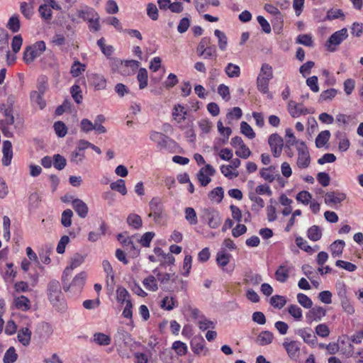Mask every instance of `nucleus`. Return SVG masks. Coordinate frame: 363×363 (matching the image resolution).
I'll return each mask as SVG.
<instances>
[{"label":"nucleus","mask_w":363,"mask_h":363,"mask_svg":"<svg viewBox=\"0 0 363 363\" xmlns=\"http://www.w3.org/2000/svg\"><path fill=\"white\" fill-rule=\"evenodd\" d=\"M72 276L65 277V274L62 276V282L64 290L69 291L72 294H79L82 290L85 284L86 275L85 272H82L74 277L72 281L69 283V279Z\"/></svg>","instance_id":"nucleus-1"},{"label":"nucleus","mask_w":363,"mask_h":363,"mask_svg":"<svg viewBox=\"0 0 363 363\" xmlns=\"http://www.w3.org/2000/svg\"><path fill=\"white\" fill-rule=\"evenodd\" d=\"M48 299L54 307L58 309L64 308L63 294L60 282L57 280H52L48 284Z\"/></svg>","instance_id":"nucleus-2"},{"label":"nucleus","mask_w":363,"mask_h":363,"mask_svg":"<svg viewBox=\"0 0 363 363\" xmlns=\"http://www.w3.org/2000/svg\"><path fill=\"white\" fill-rule=\"evenodd\" d=\"M153 272L156 274L157 280L161 284V288L162 290L165 291H172L174 290H178V289L174 286H168L167 284L171 281L172 284H177V283L183 284V281L179 278V277L175 274V273H164L162 274L158 272L157 269L153 270Z\"/></svg>","instance_id":"nucleus-3"},{"label":"nucleus","mask_w":363,"mask_h":363,"mask_svg":"<svg viewBox=\"0 0 363 363\" xmlns=\"http://www.w3.org/2000/svg\"><path fill=\"white\" fill-rule=\"evenodd\" d=\"M46 49L44 41L36 42L33 45L27 46L23 52V59L26 64H29L40 56Z\"/></svg>","instance_id":"nucleus-4"},{"label":"nucleus","mask_w":363,"mask_h":363,"mask_svg":"<svg viewBox=\"0 0 363 363\" xmlns=\"http://www.w3.org/2000/svg\"><path fill=\"white\" fill-rule=\"evenodd\" d=\"M201 219L211 228H217L221 223L219 212L214 208H204L201 211Z\"/></svg>","instance_id":"nucleus-5"},{"label":"nucleus","mask_w":363,"mask_h":363,"mask_svg":"<svg viewBox=\"0 0 363 363\" xmlns=\"http://www.w3.org/2000/svg\"><path fill=\"white\" fill-rule=\"evenodd\" d=\"M347 36V29L345 28L335 32L325 43L327 50L330 52H335L336 47L345 40Z\"/></svg>","instance_id":"nucleus-6"},{"label":"nucleus","mask_w":363,"mask_h":363,"mask_svg":"<svg viewBox=\"0 0 363 363\" xmlns=\"http://www.w3.org/2000/svg\"><path fill=\"white\" fill-rule=\"evenodd\" d=\"M272 155L274 157H279L281 155L284 147L283 138L277 133H273L268 138Z\"/></svg>","instance_id":"nucleus-7"},{"label":"nucleus","mask_w":363,"mask_h":363,"mask_svg":"<svg viewBox=\"0 0 363 363\" xmlns=\"http://www.w3.org/2000/svg\"><path fill=\"white\" fill-rule=\"evenodd\" d=\"M298 150V158H297V166L299 168H306L309 166L311 162V157L308 150L303 141L300 143V146L297 147Z\"/></svg>","instance_id":"nucleus-8"},{"label":"nucleus","mask_w":363,"mask_h":363,"mask_svg":"<svg viewBox=\"0 0 363 363\" xmlns=\"http://www.w3.org/2000/svg\"><path fill=\"white\" fill-rule=\"evenodd\" d=\"M135 236L129 237L126 235V233H120L118 235V241L129 250L130 252H132L133 256L137 257L140 254V249L138 246L134 244L133 239Z\"/></svg>","instance_id":"nucleus-9"},{"label":"nucleus","mask_w":363,"mask_h":363,"mask_svg":"<svg viewBox=\"0 0 363 363\" xmlns=\"http://www.w3.org/2000/svg\"><path fill=\"white\" fill-rule=\"evenodd\" d=\"M216 172L215 169L211 164H206L197 173V179L202 186H207L211 181L210 176H213Z\"/></svg>","instance_id":"nucleus-10"},{"label":"nucleus","mask_w":363,"mask_h":363,"mask_svg":"<svg viewBox=\"0 0 363 363\" xmlns=\"http://www.w3.org/2000/svg\"><path fill=\"white\" fill-rule=\"evenodd\" d=\"M150 213L148 214L149 217H152L155 222H158L161 218L163 211L162 204L161 201L157 197H154L150 201Z\"/></svg>","instance_id":"nucleus-11"},{"label":"nucleus","mask_w":363,"mask_h":363,"mask_svg":"<svg viewBox=\"0 0 363 363\" xmlns=\"http://www.w3.org/2000/svg\"><path fill=\"white\" fill-rule=\"evenodd\" d=\"M288 111L293 118H298L301 115H306L313 113L311 109L307 108L302 104H297L294 101H289Z\"/></svg>","instance_id":"nucleus-12"},{"label":"nucleus","mask_w":363,"mask_h":363,"mask_svg":"<svg viewBox=\"0 0 363 363\" xmlns=\"http://www.w3.org/2000/svg\"><path fill=\"white\" fill-rule=\"evenodd\" d=\"M347 195L343 192L329 191L325 194V203L329 206H335L345 201Z\"/></svg>","instance_id":"nucleus-13"},{"label":"nucleus","mask_w":363,"mask_h":363,"mask_svg":"<svg viewBox=\"0 0 363 363\" xmlns=\"http://www.w3.org/2000/svg\"><path fill=\"white\" fill-rule=\"evenodd\" d=\"M140 62L137 60L124 61L119 73L123 76H130L135 74L139 67Z\"/></svg>","instance_id":"nucleus-14"},{"label":"nucleus","mask_w":363,"mask_h":363,"mask_svg":"<svg viewBox=\"0 0 363 363\" xmlns=\"http://www.w3.org/2000/svg\"><path fill=\"white\" fill-rule=\"evenodd\" d=\"M325 315V310L320 306L311 308L306 314L307 323L311 324L314 321H320Z\"/></svg>","instance_id":"nucleus-15"},{"label":"nucleus","mask_w":363,"mask_h":363,"mask_svg":"<svg viewBox=\"0 0 363 363\" xmlns=\"http://www.w3.org/2000/svg\"><path fill=\"white\" fill-rule=\"evenodd\" d=\"M84 261V256L79 253H75L71 258L69 266L67 267L63 272L65 277L72 276V271L80 266Z\"/></svg>","instance_id":"nucleus-16"},{"label":"nucleus","mask_w":363,"mask_h":363,"mask_svg":"<svg viewBox=\"0 0 363 363\" xmlns=\"http://www.w3.org/2000/svg\"><path fill=\"white\" fill-rule=\"evenodd\" d=\"M2 152V164L4 166H9L13 157L12 144L9 140H4L3 142Z\"/></svg>","instance_id":"nucleus-17"},{"label":"nucleus","mask_w":363,"mask_h":363,"mask_svg":"<svg viewBox=\"0 0 363 363\" xmlns=\"http://www.w3.org/2000/svg\"><path fill=\"white\" fill-rule=\"evenodd\" d=\"M72 206L80 218H84L87 216L89 208L82 200L74 199L72 201Z\"/></svg>","instance_id":"nucleus-18"},{"label":"nucleus","mask_w":363,"mask_h":363,"mask_svg":"<svg viewBox=\"0 0 363 363\" xmlns=\"http://www.w3.org/2000/svg\"><path fill=\"white\" fill-rule=\"evenodd\" d=\"M296 334L301 336L303 341L309 345H315L317 342L315 335L313 333L311 328H301L298 329Z\"/></svg>","instance_id":"nucleus-19"},{"label":"nucleus","mask_w":363,"mask_h":363,"mask_svg":"<svg viewBox=\"0 0 363 363\" xmlns=\"http://www.w3.org/2000/svg\"><path fill=\"white\" fill-rule=\"evenodd\" d=\"M283 346L290 358L296 357L300 350V343L295 340L284 341Z\"/></svg>","instance_id":"nucleus-20"},{"label":"nucleus","mask_w":363,"mask_h":363,"mask_svg":"<svg viewBox=\"0 0 363 363\" xmlns=\"http://www.w3.org/2000/svg\"><path fill=\"white\" fill-rule=\"evenodd\" d=\"M17 338L23 346H28L30 342L31 331L28 328H23L18 331Z\"/></svg>","instance_id":"nucleus-21"},{"label":"nucleus","mask_w":363,"mask_h":363,"mask_svg":"<svg viewBox=\"0 0 363 363\" xmlns=\"http://www.w3.org/2000/svg\"><path fill=\"white\" fill-rule=\"evenodd\" d=\"M289 269L285 265H280L275 272V278L278 281L284 283L289 277Z\"/></svg>","instance_id":"nucleus-22"},{"label":"nucleus","mask_w":363,"mask_h":363,"mask_svg":"<svg viewBox=\"0 0 363 363\" xmlns=\"http://www.w3.org/2000/svg\"><path fill=\"white\" fill-rule=\"evenodd\" d=\"M249 199L250 201H252L254 203L252 206V209L255 211H259L264 206V200L258 196L257 194H256L254 192H250L249 193Z\"/></svg>","instance_id":"nucleus-23"},{"label":"nucleus","mask_w":363,"mask_h":363,"mask_svg":"<svg viewBox=\"0 0 363 363\" xmlns=\"http://www.w3.org/2000/svg\"><path fill=\"white\" fill-rule=\"evenodd\" d=\"M15 306L17 308L26 311L30 308V300L25 296H21L14 300Z\"/></svg>","instance_id":"nucleus-24"},{"label":"nucleus","mask_w":363,"mask_h":363,"mask_svg":"<svg viewBox=\"0 0 363 363\" xmlns=\"http://www.w3.org/2000/svg\"><path fill=\"white\" fill-rule=\"evenodd\" d=\"M128 224L134 229H140L142 227L143 221L140 216L135 213H130L127 218Z\"/></svg>","instance_id":"nucleus-25"},{"label":"nucleus","mask_w":363,"mask_h":363,"mask_svg":"<svg viewBox=\"0 0 363 363\" xmlns=\"http://www.w3.org/2000/svg\"><path fill=\"white\" fill-rule=\"evenodd\" d=\"M330 133L329 130L321 131L315 138V145L317 147H323L329 140Z\"/></svg>","instance_id":"nucleus-26"},{"label":"nucleus","mask_w":363,"mask_h":363,"mask_svg":"<svg viewBox=\"0 0 363 363\" xmlns=\"http://www.w3.org/2000/svg\"><path fill=\"white\" fill-rule=\"evenodd\" d=\"M273 337V334L271 332L263 331L258 335L257 342L262 346L267 345L272 342Z\"/></svg>","instance_id":"nucleus-27"},{"label":"nucleus","mask_w":363,"mask_h":363,"mask_svg":"<svg viewBox=\"0 0 363 363\" xmlns=\"http://www.w3.org/2000/svg\"><path fill=\"white\" fill-rule=\"evenodd\" d=\"M345 245V242L342 240L333 242L330 245L332 255L335 257L342 255Z\"/></svg>","instance_id":"nucleus-28"},{"label":"nucleus","mask_w":363,"mask_h":363,"mask_svg":"<svg viewBox=\"0 0 363 363\" xmlns=\"http://www.w3.org/2000/svg\"><path fill=\"white\" fill-rule=\"evenodd\" d=\"M137 79L139 82V88L140 89H143L147 86L148 76L147 69L145 68L139 69Z\"/></svg>","instance_id":"nucleus-29"},{"label":"nucleus","mask_w":363,"mask_h":363,"mask_svg":"<svg viewBox=\"0 0 363 363\" xmlns=\"http://www.w3.org/2000/svg\"><path fill=\"white\" fill-rule=\"evenodd\" d=\"M286 136L288 138L285 145L286 149L291 150V146L300 144L301 142L296 138L291 128L286 129Z\"/></svg>","instance_id":"nucleus-30"},{"label":"nucleus","mask_w":363,"mask_h":363,"mask_svg":"<svg viewBox=\"0 0 363 363\" xmlns=\"http://www.w3.org/2000/svg\"><path fill=\"white\" fill-rule=\"evenodd\" d=\"M150 138L160 147H164L167 145L166 136L161 133L152 131L150 133Z\"/></svg>","instance_id":"nucleus-31"},{"label":"nucleus","mask_w":363,"mask_h":363,"mask_svg":"<svg viewBox=\"0 0 363 363\" xmlns=\"http://www.w3.org/2000/svg\"><path fill=\"white\" fill-rule=\"evenodd\" d=\"M157 279L154 276H149L145 278L143 283L144 286L149 291H156L158 290V286L157 284Z\"/></svg>","instance_id":"nucleus-32"},{"label":"nucleus","mask_w":363,"mask_h":363,"mask_svg":"<svg viewBox=\"0 0 363 363\" xmlns=\"http://www.w3.org/2000/svg\"><path fill=\"white\" fill-rule=\"evenodd\" d=\"M262 281L261 275L255 273H250L246 275L245 279V284L252 286H257Z\"/></svg>","instance_id":"nucleus-33"},{"label":"nucleus","mask_w":363,"mask_h":363,"mask_svg":"<svg viewBox=\"0 0 363 363\" xmlns=\"http://www.w3.org/2000/svg\"><path fill=\"white\" fill-rule=\"evenodd\" d=\"M112 190L121 193L122 195L127 194V189L125 187V181L122 179H118L116 182H112L110 185Z\"/></svg>","instance_id":"nucleus-34"},{"label":"nucleus","mask_w":363,"mask_h":363,"mask_svg":"<svg viewBox=\"0 0 363 363\" xmlns=\"http://www.w3.org/2000/svg\"><path fill=\"white\" fill-rule=\"evenodd\" d=\"M225 72L228 77H238L240 74V69L238 65L233 63H228L225 69Z\"/></svg>","instance_id":"nucleus-35"},{"label":"nucleus","mask_w":363,"mask_h":363,"mask_svg":"<svg viewBox=\"0 0 363 363\" xmlns=\"http://www.w3.org/2000/svg\"><path fill=\"white\" fill-rule=\"evenodd\" d=\"M117 301L121 303H127V301H130L128 291L123 287H118L116 290Z\"/></svg>","instance_id":"nucleus-36"},{"label":"nucleus","mask_w":363,"mask_h":363,"mask_svg":"<svg viewBox=\"0 0 363 363\" xmlns=\"http://www.w3.org/2000/svg\"><path fill=\"white\" fill-rule=\"evenodd\" d=\"M308 238L313 241H318L321 238L322 233L318 225H313L308 230Z\"/></svg>","instance_id":"nucleus-37"},{"label":"nucleus","mask_w":363,"mask_h":363,"mask_svg":"<svg viewBox=\"0 0 363 363\" xmlns=\"http://www.w3.org/2000/svg\"><path fill=\"white\" fill-rule=\"evenodd\" d=\"M215 35L218 40V47L221 50H225L228 45V38L226 35L221 30L216 29L214 31Z\"/></svg>","instance_id":"nucleus-38"},{"label":"nucleus","mask_w":363,"mask_h":363,"mask_svg":"<svg viewBox=\"0 0 363 363\" xmlns=\"http://www.w3.org/2000/svg\"><path fill=\"white\" fill-rule=\"evenodd\" d=\"M185 219L188 221L190 225H196L198 222L196 213L195 210L191 207H187L184 210Z\"/></svg>","instance_id":"nucleus-39"},{"label":"nucleus","mask_w":363,"mask_h":363,"mask_svg":"<svg viewBox=\"0 0 363 363\" xmlns=\"http://www.w3.org/2000/svg\"><path fill=\"white\" fill-rule=\"evenodd\" d=\"M84 71L85 65L78 60L74 61L70 69V73L74 77H79Z\"/></svg>","instance_id":"nucleus-40"},{"label":"nucleus","mask_w":363,"mask_h":363,"mask_svg":"<svg viewBox=\"0 0 363 363\" xmlns=\"http://www.w3.org/2000/svg\"><path fill=\"white\" fill-rule=\"evenodd\" d=\"M264 9L269 13L272 14L276 20L280 23L283 22V16L280 11L274 6L267 4L264 5Z\"/></svg>","instance_id":"nucleus-41"},{"label":"nucleus","mask_w":363,"mask_h":363,"mask_svg":"<svg viewBox=\"0 0 363 363\" xmlns=\"http://www.w3.org/2000/svg\"><path fill=\"white\" fill-rule=\"evenodd\" d=\"M18 354L16 353L15 348L13 347H9L3 359L4 363H13L17 360Z\"/></svg>","instance_id":"nucleus-42"},{"label":"nucleus","mask_w":363,"mask_h":363,"mask_svg":"<svg viewBox=\"0 0 363 363\" xmlns=\"http://www.w3.org/2000/svg\"><path fill=\"white\" fill-rule=\"evenodd\" d=\"M94 341L99 345H108L111 343V338L104 333H97L94 335Z\"/></svg>","instance_id":"nucleus-43"},{"label":"nucleus","mask_w":363,"mask_h":363,"mask_svg":"<svg viewBox=\"0 0 363 363\" xmlns=\"http://www.w3.org/2000/svg\"><path fill=\"white\" fill-rule=\"evenodd\" d=\"M85 159L84 152H82L79 150H75L72 151L70 154V162L74 163L75 164H82Z\"/></svg>","instance_id":"nucleus-44"},{"label":"nucleus","mask_w":363,"mask_h":363,"mask_svg":"<svg viewBox=\"0 0 363 363\" xmlns=\"http://www.w3.org/2000/svg\"><path fill=\"white\" fill-rule=\"evenodd\" d=\"M211 46V39L210 38H203L197 48V52L199 56H202L205 54V52H207L208 48Z\"/></svg>","instance_id":"nucleus-45"},{"label":"nucleus","mask_w":363,"mask_h":363,"mask_svg":"<svg viewBox=\"0 0 363 363\" xmlns=\"http://www.w3.org/2000/svg\"><path fill=\"white\" fill-rule=\"evenodd\" d=\"M7 28L11 30L13 33H16L20 29V21L18 16L16 15L12 16L7 23Z\"/></svg>","instance_id":"nucleus-46"},{"label":"nucleus","mask_w":363,"mask_h":363,"mask_svg":"<svg viewBox=\"0 0 363 363\" xmlns=\"http://www.w3.org/2000/svg\"><path fill=\"white\" fill-rule=\"evenodd\" d=\"M286 303V298L282 296L275 295L271 297L270 304L274 308L281 309Z\"/></svg>","instance_id":"nucleus-47"},{"label":"nucleus","mask_w":363,"mask_h":363,"mask_svg":"<svg viewBox=\"0 0 363 363\" xmlns=\"http://www.w3.org/2000/svg\"><path fill=\"white\" fill-rule=\"evenodd\" d=\"M93 83L96 89L101 90L104 89L106 85V80L103 75L101 74H94L92 77Z\"/></svg>","instance_id":"nucleus-48"},{"label":"nucleus","mask_w":363,"mask_h":363,"mask_svg":"<svg viewBox=\"0 0 363 363\" xmlns=\"http://www.w3.org/2000/svg\"><path fill=\"white\" fill-rule=\"evenodd\" d=\"M70 93L74 101L79 104L82 102L83 96L82 94V89L77 84H74L71 87Z\"/></svg>","instance_id":"nucleus-49"},{"label":"nucleus","mask_w":363,"mask_h":363,"mask_svg":"<svg viewBox=\"0 0 363 363\" xmlns=\"http://www.w3.org/2000/svg\"><path fill=\"white\" fill-rule=\"evenodd\" d=\"M270 79H266L262 77V74H259L257 79V89L259 91L266 94L269 91V82Z\"/></svg>","instance_id":"nucleus-50"},{"label":"nucleus","mask_w":363,"mask_h":363,"mask_svg":"<svg viewBox=\"0 0 363 363\" xmlns=\"http://www.w3.org/2000/svg\"><path fill=\"white\" fill-rule=\"evenodd\" d=\"M67 164V160L65 157L60 154L54 155L53 156V165L55 169L62 170Z\"/></svg>","instance_id":"nucleus-51"},{"label":"nucleus","mask_w":363,"mask_h":363,"mask_svg":"<svg viewBox=\"0 0 363 363\" xmlns=\"http://www.w3.org/2000/svg\"><path fill=\"white\" fill-rule=\"evenodd\" d=\"M241 133L250 139H253L255 137V133L252 127L245 121L240 123Z\"/></svg>","instance_id":"nucleus-52"},{"label":"nucleus","mask_w":363,"mask_h":363,"mask_svg":"<svg viewBox=\"0 0 363 363\" xmlns=\"http://www.w3.org/2000/svg\"><path fill=\"white\" fill-rule=\"evenodd\" d=\"M73 212L70 209L65 210L62 213L61 223L64 227H69L72 225Z\"/></svg>","instance_id":"nucleus-53"},{"label":"nucleus","mask_w":363,"mask_h":363,"mask_svg":"<svg viewBox=\"0 0 363 363\" xmlns=\"http://www.w3.org/2000/svg\"><path fill=\"white\" fill-rule=\"evenodd\" d=\"M173 116L174 119H177V117L182 116L180 118H179L178 122L181 123L182 121H184L186 118V111H185V108L183 106L180 104H177L174 108V112H173Z\"/></svg>","instance_id":"nucleus-54"},{"label":"nucleus","mask_w":363,"mask_h":363,"mask_svg":"<svg viewBox=\"0 0 363 363\" xmlns=\"http://www.w3.org/2000/svg\"><path fill=\"white\" fill-rule=\"evenodd\" d=\"M20 9L22 14L28 19H30L33 14V6L27 2H22Z\"/></svg>","instance_id":"nucleus-55"},{"label":"nucleus","mask_w":363,"mask_h":363,"mask_svg":"<svg viewBox=\"0 0 363 363\" xmlns=\"http://www.w3.org/2000/svg\"><path fill=\"white\" fill-rule=\"evenodd\" d=\"M337 90L335 89H328L323 91L319 98L320 101H325L328 100H332L337 94Z\"/></svg>","instance_id":"nucleus-56"},{"label":"nucleus","mask_w":363,"mask_h":363,"mask_svg":"<svg viewBox=\"0 0 363 363\" xmlns=\"http://www.w3.org/2000/svg\"><path fill=\"white\" fill-rule=\"evenodd\" d=\"M289 313L297 320H301L302 318V310L296 305H290L288 308Z\"/></svg>","instance_id":"nucleus-57"},{"label":"nucleus","mask_w":363,"mask_h":363,"mask_svg":"<svg viewBox=\"0 0 363 363\" xmlns=\"http://www.w3.org/2000/svg\"><path fill=\"white\" fill-rule=\"evenodd\" d=\"M230 257V255L223 251H220L217 253L216 262L218 265L225 267L229 263Z\"/></svg>","instance_id":"nucleus-58"},{"label":"nucleus","mask_w":363,"mask_h":363,"mask_svg":"<svg viewBox=\"0 0 363 363\" xmlns=\"http://www.w3.org/2000/svg\"><path fill=\"white\" fill-rule=\"evenodd\" d=\"M44 94H40L39 92H35V91H31L30 93V99L31 100L36 103L40 109H43L45 105H46V102L43 99V96Z\"/></svg>","instance_id":"nucleus-59"},{"label":"nucleus","mask_w":363,"mask_h":363,"mask_svg":"<svg viewBox=\"0 0 363 363\" xmlns=\"http://www.w3.org/2000/svg\"><path fill=\"white\" fill-rule=\"evenodd\" d=\"M297 301L303 307L306 308H311L313 305V302L311 298L302 293L298 294Z\"/></svg>","instance_id":"nucleus-60"},{"label":"nucleus","mask_w":363,"mask_h":363,"mask_svg":"<svg viewBox=\"0 0 363 363\" xmlns=\"http://www.w3.org/2000/svg\"><path fill=\"white\" fill-rule=\"evenodd\" d=\"M312 199V195L307 191H301L296 195V200L304 205H308Z\"/></svg>","instance_id":"nucleus-61"},{"label":"nucleus","mask_w":363,"mask_h":363,"mask_svg":"<svg viewBox=\"0 0 363 363\" xmlns=\"http://www.w3.org/2000/svg\"><path fill=\"white\" fill-rule=\"evenodd\" d=\"M54 128L57 136L62 138L67 134V129L65 124L62 121H57L54 124Z\"/></svg>","instance_id":"nucleus-62"},{"label":"nucleus","mask_w":363,"mask_h":363,"mask_svg":"<svg viewBox=\"0 0 363 363\" xmlns=\"http://www.w3.org/2000/svg\"><path fill=\"white\" fill-rule=\"evenodd\" d=\"M296 43L305 46H313L312 38L310 35L308 34L299 35L296 38Z\"/></svg>","instance_id":"nucleus-63"},{"label":"nucleus","mask_w":363,"mask_h":363,"mask_svg":"<svg viewBox=\"0 0 363 363\" xmlns=\"http://www.w3.org/2000/svg\"><path fill=\"white\" fill-rule=\"evenodd\" d=\"M176 303L174 298L166 296L162 301L161 307L165 310L171 311L175 307Z\"/></svg>","instance_id":"nucleus-64"}]
</instances>
